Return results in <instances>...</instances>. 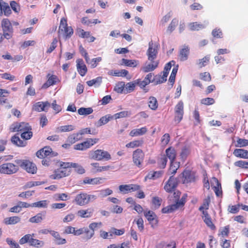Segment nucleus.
<instances>
[{"mask_svg": "<svg viewBox=\"0 0 248 248\" xmlns=\"http://www.w3.org/2000/svg\"><path fill=\"white\" fill-rule=\"evenodd\" d=\"M234 165L243 169H248V162L244 160H239L234 163Z\"/></svg>", "mask_w": 248, "mask_h": 248, "instance_id": "obj_52", "label": "nucleus"}, {"mask_svg": "<svg viewBox=\"0 0 248 248\" xmlns=\"http://www.w3.org/2000/svg\"><path fill=\"white\" fill-rule=\"evenodd\" d=\"M189 54V49L188 46H185L180 50L179 58L181 61L184 62L187 60Z\"/></svg>", "mask_w": 248, "mask_h": 248, "instance_id": "obj_19", "label": "nucleus"}, {"mask_svg": "<svg viewBox=\"0 0 248 248\" xmlns=\"http://www.w3.org/2000/svg\"><path fill=\"white\" fill-rule=\"evenodd\" d=\"M144 157V154L142 151L140 149H138L134 151L133 153V161L135 165L138 167H140L141 163L143 162Z\"/></svg>", "mask_w": 248, "mask_h": 248, "instance_id": "obj_9", "label": "nucleus"}, {"mask_svg": "<svg viewBox=\"0 0 248 248\" xmlns=\"http://www.w3.org/2000/svg\"><path fill=\"white\" fill-rule=\"evenodd\" d=\"M178 179L181 181L183 184L192 183L195 180V174L193 171L189 170H185L178 176Z\"/></svg>", "mask_w": 248, "mask_h": 248, "instance_id": "obj_7", "label": "nucleus"}, {"mask_svg": "<svg viewBox=\"0 0 248 248\" xmlns=\"http://www.w3.org/2000/svg\"><path fill=\"white\" fill-rule=\"evenodd\" d=\"M178 23V20L175 18H173L168 27L167 31L169 32L170 33H171L174 30Z\"/></svg>", "mask_w": 248, "mask_h": 248, "instance_id": "obj_41", "label": "nucleus"}, {"mask_svg": "<svg viewBox=\"0 0 248 248\" xmlns=\"http://www.w3.org/2000/svg\"><path fill=\"white\" fill-rule=\"evenodd\" d=\"M131 113L129 111H123L112 115L113 119H117L130 116Z\"/></svg>", "mask_w": 248, "mask_h": 248, "instance_id": "obj_37", "label": "nucleus"}, {"mask_svg": "<svg viewBox=\"0 0 248 248\" xmlns=\"http://www.w3.org/2000/svg\"><path fill=\"white\" fill-rule=\"evenodd\" d=\"M188 27L191 31H199L204 28L206 25L198 23V22H192L188 24Z\"/></svg>", "mask_w": 248, "mask_h": 248, "instance_id": "obj_32", "label": "nucleus"}, {"mask_svg": "<svg viewBox=\"0 0 248 248\" xmlns=\"http://www.w3.org/2000/svg\"><path fill=\"white\" fill-rule=\"evenodd\" d=\"M50 107V103L48 101L38 102L35 103L32 106V110L37 112L47 111Z\"/></svg>", "mask_w": 248, "mask_h": 248, "instance_id": "obj_10", "label": "nucleus"}, {"mask_svg": "<svg viewBox=\"0 0 248 248\" xmlns=\"http://www.w3.org/2000/svg\"><path fill=\"white\" fill-rule=\"evenodd\" d=\"M97 199V195L88 194L85 193H81L78 194L75 198V202L77 204L83 206L88 204Z\"/></svg>", "mask_w": 248, "mask_h": 248, "instance_id": "obj_2", "label": "nucleus"}, {"mask_svg": "<svg viewBox=\"0 0 248 248\" xmlns=\"http://www.w3.org/2000/svg\"><path fill=\"white\" fill-rule=\"evenodd\" d=\"M135 83L133 82H128L125 85L126 93H129L133 91L135 87Z\"/></svg>", "mask_w": 248, "mask_h": 248, "instance_id": "obj_58", "label": "nucleus"}, {"mask_svg": "<svg viewBox=\"0 0 248 248\" xmlns=\"http://www.w3.org/2000/svg\"><path fill=\"white\" fill-rule=\"evenodd\" d=\"M48 202L46 200L40 201L35 202L31 204L32 207H39V208H46L47 207Z\"/></svg>", "mask_w": 248, "mask_h": 248, "instance_id": "obj_44", "label": "nucleus"}, {"mask_svg": "<svg viewBox=\"0 0 248 248\" xmlns=\"http://www.w3.org/2000/svg\"><path fill=\"white\" fill-rule=\"evenodd\" d=\"M102 61V58L100 57H97L96 58L93 59L91 60V67L92 68H94L96 67L97 65L98 62H100Z\"/></svg>", "mask_w": 248, "mask_h": 248, "instance_id": "obj_60", "label": "nucleus"}, {"mask_svg": "<svg viewBox=\"0 0 248 248\" xmlns=\"http://www.w3.org/2000/svg\"><path fill=\"white\" fill-rule=\"evenodd\" d=\"M162 199L158 197H155L153 198L152 203L155 208H158L161 205Z\"/></svg>", "mask_w": 248, "mask_h": 248, "instance_id": "obj_61", "label": "nucleus"}, {"mask_svg": "<svg viewBox=\"0 0 248 248\" xmlns=\"http://www.w3.org/2000/svg\"><path fill=\"white\" fill-rule=\"evenodd\" d=\"M213 180L217 183V186L214 187V191L217 196L219 197L222 194V191L220 190L219 189V186H221V184L219 183L218 180L216 178H213Z\"/></svg>", "mask_w": 248, "mask_h": 248, "instance_id": "obj_45", "label": "nucleus"}, {"mask_svg": "<svg viewBox=\"0 0 248 248\" xmlns=\"http://www.w3.org/2000/svg\"><path fill=\"white\" fill-rule=\"evenodd\" d=\"M210 57L206 56L202 59L199 60V62L198 64L199 65L200 68H202L206 65V63L209 61Z\"/></svg>", "mask_w": 248, "mask_h": 248, "instance_id": "obj_54", "label": "nucleus"}, {"mask_svg": "<svg viewBox=\"0 0 248 248\" xmlns=\"http://www.w3.org/2000/svg\"><path fill=\"white\" fill-rule=\"evenodd\" d=\"M147 132V128L145 127H143L139 129H134L131 131L130 132V136L132 137L138 136L140 135H144Z\"/></svg>", "mask_w": 248, "mask_h": 248, "instance_id": "obj_28", "label": "nucleus"}, {"mask_svg": "<svg viewBox=\"0 0 248 248\" xmlns=\"http://www.w3.org/2000/svg\"><path fill=\"white\" fill-rule=\"evenodd\" d=\"M142 143L143 142L141 140H134L126 144V147L127 148H135L139 147L141 145Z\"/></svg>", "mask_w": 248, "mask_h": 248, "instance_id": "obj_47", "label": "nucleus"}, {"mask_svg": "<svg viewBox=\"0 0 248 248\" xmlns=\"http://www.w3.org/2000/svg\"><path fill=\"white\" fill-rule=\"evenodd\" d=\"M167 162V158L165 155H162L158 161V165L160 168L164 169L166 166Z\"/></svg>", "mask_w": 248, "mask_h": 248, "instance_id": "obj_53", "label": "nucleus"}, {"mask_svg": "<svg viewBox=\"0 0 248 248\" xmlns=\"http://www.w3.org/2000/svg\"><path fill=\"white\" fill-rule=\"evenodd\" d=\"M123 64L127 66L135 67L137 66L138 61L136 60H127L123 59L122 60Z\"/></svg>", "mask_w": 248, "mask_h": 248, "instance_id": "obj_40", "label": "nucleus"}, {"mask_svg": "<svg viewBox=\"0 0 248 248\" xmlns=\"http://www.w3.org/2000/svg\"><path fill=\"white\" fill-rule=\"evenodd\" d=\"M146 62L141 67V70L144 73H148L155 70L158 66L159 61H152Z\"/></svg>", "mask_w": 248, "mask_h": 248, "instance_id": "obj_11", "label": "nucleus"}, {"mask_svg": "<svg viewBox=\"0 0 248 248\" xmlns=\"http://www.w3.org/2000/svg\"><path fill=\"white\" fill-rule=\"evenodd\" d=\"M20 220V217H19L14 216L9 217H6L4 219L3 222L6 225H14L19 222Z\"/></svg>", "mask_w": 248, "mask_h": 248, "instance_id": "obj_22", "label": "nucleus"}, {"mask_svg": "<svg viewBox=\"0 0 248 248\" xmlns=\"http://www.w3.org/2000/svg\"><path fill=\"white\" fill-rule=\"evenodd\" d=\"M175 202L174 204H172L163 208L162 209V212L165 214L172 213L180 207L183 206L182 202L181 203L178 202Z\"/></svg>", "mask_w": 248, "mask_h": 248, "instance_id": "obj_16", "label": "nucleus"}, {"mask_svg": "<svg viewBox=\"0 0 248 248\" xmlns=\"http://www.w3.org/2000/svg\"><path fill=\"white\" fill-rule=\"evenodd\" d=\"M42 149L43 150V154H44L45 157L48 156L50 157H53L58 155V153L55 152H53L52 149L49 146H46Z\"/></svg>", "mask_w": 248, "mask_h": 248, "instance_id": "obj_31", "label": "nucleus"}, {"mask_svg": "<svg viewBox=\"0 0 248 248\" xmlns=\"http://www.w3.org/2000/svg\"><path fill=\"white\" fill-rule=\"evenodd\" d=\"M89 156L96 160H108L111 159V155L107 151L99 149L90 151Z\"/></svg>", "mask_w": 248, "mask_h": 248, "instance_id": "obj_3", "label": "nucleus"}, {"mask_svg": "<svg viewBox=\"0 0 248 248\" xmlns=\"http://www.w3.org/2000/svg\"><path fill=\"white\" fill-rule=\"evenodd\" d=\"M78 113L80 115H88L93 112V109L92 108H80L78 110Z\"/></svg>", "mask_w": 248, "mask_h": 248, "instance_id": "obj_38", "label": "nucleus"}, {"mask_svg": "<svg viewBox=\"0 0 248 248\" xmlns=\"http://www.w3.org/2000/svg\"><path fill=\"white\" fill-rule=\"evenodd\" d=\"M57 42H58L57 39L56 38H54L53 40V41L51 43L50 47L47 50L46 53H51L57 47Z\"/></svg>", "mask_w": 248, "mask_h": 248, "instance_id": "obj_59", "label": "nucleus"}, {"mask_svg": "<svg viewBox=\"0 0 248 248\" xmlns=\"http://www.w3.org/2000/svg\"><path fill=\"white\" fill-rule=\"evenodd\" d=\"M102 179H103L101 178H89L88 177H86L84 179L83 183L91 185L100 184L101 183V181Z\"/></svg>", "mask_w": 248, "mask_h": 248, "instance_id": "obj_29", "label": "nucleus"}, {"mask_svg": "<svg viewBox=\"0 0 248 248\" xmlns=\"http://www.w3.org/2000/svg\"><path fill=\"white\" fill-rule=\"evenodd\" d=\"M76 62L77 68L78 73L81 76H84L87 72V68L83 60L81 59H77Z\"/></svg>", "mask_w": 248, "mask_h": 248, "instance_id": "obj_15", "label": "nucleus"}, {"mask_svg": "<svg viewBox=\"0 0 248 248\" xmlns=\"http://www.w3.org/2000/svg\"><path fill=\"white\" fill-rule=\"evenodd\" d=\"M93 212L90 209L79 210L77 214L78 216L83 218L90 217L93 215Z\"/></svg>", "mask_w": 248, "mask_h": 248, "instance_id": "obj_30", "label": "nucleus"}, {"mask_svg": "<svg viewBox=\"0 0 248 248\" xmlns=\"http://www.w3.org/2000/svg\"><path fill=\"white\" fill-rule=\"evenodd\" d=\"M91 165L95 169V172L107 171L111 168L110 166H99L98 163H92Z\"/></svg>", "mask_w": 248, "mask_h": 248, "instance_id": "obj_36", "label": "nucleus"}, {"mask_svg": "<svg viewBox=\"0 0 248 248\" xmlns=\"http://www.w3.org/2000/svg\"><path fill=\"white\" fill-rule=\"evenodd\" d=\"M91 147L90 142L88 140L83 142L81 143L77 144L74 146V149L77 150L83 151Z\"/></svg>", "mask_w": 248, "mask_h": 248, "instance_id": "obj_33", "label": "nucleus"}, {"mask_svg": "<svg viewBox=\"0 0 248 248\" xmlns=\"http://www.w3.org/2000/svg\"><path fill=\"white\" fill-rule=\"evenodd\" d=\"M6 242L10 245L11 248H20L17 243L10 238L6 239Z\"/></svg>", "mask_w": 248, "mask_h": 248, "instance_id": "obj_63", "label": "nucleus"}, {"mask_svg": "<svg viewBox=\"0 0 248 248\" xmlns=\"http://www.w3.org/2000/svg\"><path fill=\"white\" fill-rule=\"evenodd\" d=\"M51 235L54 237V241L57 245H62L66 243V240L61 237L59 233L53 231L51 232Z\"/></svg>", "mask_w": 248, "mask_h": 248, "instance_id": "obj_18", "label": "nucleus"}, {"mask_svg": "<svg viewBox=\"0 0 248 248\" xmlns=\"http://www.w3.org/2000/svg\"><path fill=\"white\" fill-rule=\"evenodd\" d=\"M189 153H190V150H189V148L186 147V146L183 147L182 149V151H181V152L180 154V156H181V158L183 160H185L186 159V158L187 157V155H189Z\"/></svg>", "mask_w": 248, "mask_h": 248, "instance_id": "obj_50", "label": "nucleus"}, {"mask_svg": "<svg viewBox=\"0 0 248 248\" xmlns=\"http://www.w3.org/2000/svg\"><path fill=\"white\" fill-rule=\"evenodd\" d=\"M248 145V140L238 138L237 140L236 147H243Z\"/></svg>", "mask_w": 248, "mask_h": 248, "instance_id": "obj_49", "label": "nucleus"}, {"mask_svg": "<svg viewBox=\"0 0 248 248\" xmlns=\"http://www.w3.org/2000/svg\"><path fill=\"white\" fill-rule=\"evenodd\" d=\"M102 82V77H98L95 78L93 79L92 80L87 81L86 82L87 84L89 86H94V87H98L100 86Z\"/></svg>", "mask_w": 248, "mask_h": 248, "instance_id": "obj_23", "label": "nucleus"}, {"mask_svg": "<svg viewBox=\"0 0 248 248\" xmlns=\"http://www.w3.org/2000/svg\"><path fill=\"white\" fill-rule=\"evenodd\" d=\"M148 49L146 51V55L149 61H156L158 50V46L154 44L152 41L149 42Z\"/></svg>", "mask_w": 248, "mask_h": 248, "instance_id": "obj_6", "label": "nucleus"}, {"mask_svg": "<svg viewBox=\"0 0 248 248\" xmlns=\"http://www.w3.org/2000/svg\"><path fill=\"white\" fill-rule=\"evenodd\" d=\"M32 132H31V130H30L29 131H26L22 132L21 134V137L23 139L28 140L31 139L32 137Z\"/></svg>", "mask_w": 248, "mask_h": 248, "instance_id": "obj_55", "label": "nucleus"}, {"mask_svg": "<svg viewBox=\"0 0 248 248\" xmlns=\"http://www.w3.org/2000/svg\"><path fill=\"white\" fill-rule=\"evenodd\" d=\"M125 83L123 81H120L117 83L114 89V90L118 93H122L124 90Z\"/></svg>", "mask_w": 248, "mask_h": 248, "instance_id": "obj_42", "label": "nucleus"}, {"mask_svg": "<svg viewBox=\"0 0 248 248\" xmlns=\"http://www.w3.org/2000/svg\"><path fill=\"white\" fill-rule=\"evenodd\" d=\"M113 119V117L110 115H107L102 117L99 121L96 123V125L97 127L100 126L102 125L107 124L111 119Z\"/></svg>", "mask_w": 248, "mask_h": 248, "instance_id": "obj_27", "label": "nucleus"}, {"mask_svg": "<svg viewBox=\"0 0 248 248\" xmlns=\"http://www.w3.org/2000/svg\"><path fill=\"white\" fill-rule=\"evenodd\" d=\"M215 103V100L212 98L207 97L201 100V103L205 105H212Z\"/></svg>", "mask_w": 248, "mask_h": 248, "instance_id": "obj_62", "label": "nucleus"}, {"mask_svg": "<svg viewBox=\"0 0 248 248\" xmlns=\"http://www.w3.org/2000/svg\"><path fill=\"white\" fill-rule=\"evenodd\" d=\"M128 74V71L123 69L121 71L119 70H110L108 72V74L110 76H117V77H125Z\"/></svg>", "mask_w": 248, "mask_h": 248, "instance_id": "obj_24", "label": "nucleus"}, {"mask_svg": "<svg viewBox=\"0 0 248 248\" xmlns=\"http://www.w3.org/2000/svg\"><path fill=\"white\" fill-rule=\"evenodd\" d=\"M144 215L152 227L158 223L157 216L154 212L150 210L144 211Z\"/></svg>", "mask_w": 248, "mask_h": 248, "instance_id": "obj_12", "label": "nucleus"}, {"mask_svg": "<svg viewBox=\"0 0 248 248\" xmlns=\"http://www.w3.org/2000/svg\"><path fill=\"white\" fill-rule=\"evenodd\" d=\"M175 113L184 114V104L182 101H180L175 106Z\"/></svg>", "mask_w": 248, "mask_h": 248, "instance_id": "obj_46", "label": "nucleus"}, {"mask_svg": "<svg viewBox=\"0 0 248 248\" xmlns=\"http://www.w3.org/2000/svg\"><path fill=\"white\" fill-rule=\"evenodd\" d=\"M1 27L4 38L10 39L12 36L13 29L12 25L8 19H3L1 22Z\"/></svg>", "mask_w": 248, "mask_h": 248, "instance_id": "obj_5", "label": "nucleus"}, {"mask_svg": "<svg viewBox=\"0 0 248 248\" xmlns=\"http://www.w3.org/2000/svg\"><path fill=\"white\" fill-rule=\"evenodd\" d=\"M19 168L12 163H6L0 165V173L5 174H13L17 172Z\"/></svg>", "mask_w": 248, "mask_h": 248, "instance_id": "obj_4", "label": "nucleus"}, {"mask_svg": "<svg viewBox=\"0 0 248 248\" xmlns=\"http://www.w3.org/2000/svg\"><path fill=\"white\" fill-rule=\"evenodd\" d=\"M166 157L170 160V162L174 161L176 158V152L175 150L171 148H168L166 150Z\"/></svg>", "mask_w": 248, "mask_h": 248, "instance_id": "obj_26", "label": "nucleus"}, {"mask_svg": "<svg viewBox=\"0 0 248 248\" xmlns=\"http://www.w3.org/2000/svg\"><path fill=\"white\" fill-rule=\"evenodd\" d=\"M13 131H21L24 132L26 131H29L30 130H31V127L29 123L25 122H21L19 123H17L16 125L13 128Z\"/></svg>", "mask_w": 248, "mask_h": 248, "instance_id": "obj_14", "label": "nucleus"}, {"mask_svg": "<svg viewBox=\"0 0 248 248\" xmlns=\"http://www.w3.org/2000/svg\"><path fill=\"white\" fill-rule=\"evenodd\" d=\"M43 217L41 213H38L36 216L31 217L29 222L31 223H39L42 222Z\"/></svg>", "mask_w": 248, "mask_h": 248, "instance_id": "obj_43", "label": "nucleus"}, {"mask_svg": "<svg viewBox=\"0 0 248 248\" xmlns=\"http://www.w3.org/2000/svg\"><path fill=\"white\" fill-rule=\"evenodd\" d=\"M11 141L13 144L19 147H24L27 144L26 141L20 140L19 137L16 135L12 137Z\"/></svg>", "mask_w": 248, "mask_h": 248, "instance_id": "obj_25", "label": "nucleus"}, {"mask_svg": "<svg viewBox=\"0 0 248 248\" xmlns=\"http://www.w3.org/2000/svg\"><path fill=\"white\" fill-rule=\"evenodd\" d=\"M179 162L176 161L170 162V165L169 169V173L173 176L177 172V170L180 167Z\"/></svg>", "mask_w": 248, "mask_h": 248, "instance_id": "obj_34", "label": "nucleus"}, {"mask_svg": "<svg viewBox=\"0 0 248 248\" xmlns=\"http://www.w3.org/2000/svg\"><path fill=\"white\" fill-rule=\"evenodd\" d=\"M2 12H4V14L6 16H8L11 14V10L8 4L4 2L2 4Z\"/></svg>", "mask_w": 248, "mask_h": 248, "instance_id": "obj_57", "label": "nucleus"}, {"mask_svg": "<svg viewBox=\"0 0 248 248\" xmlns=\"http://www.w3.org/2000/svg\"><path fill=\"white\" fill-rule=\"evenodd\" d=\"M136 222L138 228L140 232H142L144 230V222L141 217L139 218L137 220L135 219L133 222Z\"/></svg>", "mask_w": 248, "mask_h": 248, "instance_id": "obj_56", "label": "nucleus"}, {"mask_svg": "<svg viewBox=\"0 0 248 248\" xmlns=\"http://www.w3.org/2000/svg\"><path fill=\"white\" fill-rule=\"evenodd\" d=\"M174 63V61H172L171 62H170L168 63H167L164 68V71L163 72V75L161 77V80L158 81V83H163L165 82L167 80V78L168 77V75L169 74V71L170 70L171 68V63Z\"/></svg>", "mask_w": 248, "mask_h": 248, "instance_id": "obj_17", "label": "nucleus"}, {"mask_svg": "<svg viewBox=\"0 0 248 248\" xmlns=\"http://www.w3.org/2000/svg\"><path fill=\"white\" fill-rule=\"evenodd\" d=\"M70 170H62L60 168L55 170L54 173L50 175V178L52 179H59L63 177L68 176L69 174Z\"/></svg>", "mask_w": 248, "mask_h": 248, "instance_id": "obj_13", "label": "nucleus"}, {"mask_svg": "<svg viewBox=\"0 0 248 248\" xmlns=\"http://www.w3.org/2000/svg\"><path fill=\"white\" fill-rule=\"evenodd\" d=\"M179 181L180 180L178 179V177L175 178L173 175L170 176L164 186V189L167 192H171L174 191L177 186Z\"/></svg>", "mask_w": 248, "mask_h": 248, "instance_id": "obj_8", "label": "nucleus"}, {"mask_svg": "<svg viewBox=\"0 0 248 248\" xmlns=\"http://www.w3.org/2000/svg\"><path fill=\"white\" fill-rule=\"evenodd\" d=\"M75 128V126L73 125H66L60 126L59 129L61 132H70Z\"/></svg>", "mask_w": 248, "mask_h": 248, "instance_id": "obj_48", "label": "nucleus"}, {"mask_svg": "<svg viewBox=\"0 0 248 248\" xmlns=\"http://www.w3.org/2000/svg\"><path fill=\"white\" fill-rule=\"evenodd\" d=\"M203 221L206 225L209 227L211 230H214L216 229V226L213 223L211 217L204 218Z\"/></svg>", "mask_w": 248, "mask_h": 248, "instance_id": "obj_51", "label": "nucleus"}, {"mask_svg": "<svg viewBox=\"0 0 248 248\" xmlns=\"http://www.w3.org/2000/svg\"><path fill=\"white\" fill-rule=\"evenodd\" d=\"M23 169L25 170L28 172L32 174L36 173L37 171V167L35 165L29 160L27 161Z\"/></svg>", "mask_w": 248, "mask_h": 248, "instance_id": "obj_20", "label": "nucleus"}, {"mask_svg": "<svg viewBox=\"0 0 248 248\" xmlns=\"http://www.w3.org/2000/svg\"><path fill=\"white\" fill-rule=\"evenodd\" d=\"M233 154L237 157L248 158V151L242 149H235Z\"/></svg>", "mask_w": 248, "mask_h": 248, "instance_id": "obj_21", "label": "nucleus"}, {"mask_svg": "<svg viewBox=\"0 0 248 248\" xmlns=\"http://www.w3.org/2000/svg\"><path fill=\"white\" fill-rule=\"evenodd\" d=\"M35 234H27L23 236L19 241L20 245L28 243L30 246L37 248H41L44 246L45 243L43 241L33 238Z\"/></svg>", "mask_w": 248, "mask_h": 248, "instance_id": "obj_1", "label": "nucleus"}, {"mask_svg": "<svg viewBox=\"0 0 248 248\" xmlns=\"http://www.w3.org/2000/svg\"><path fill=\"white\" fill-rule=\"evenodd\" d=\"M98 195L97 196V197H100V198H104L105 197H107V196H108L109 195H111L113 191L112 190L108 188H107L105 189H103L100 191H97Z\"/></svg>", "mask_w": 248, "mask_h": 248, "instance_id": "obj_39", "label": "nucleus"}, {"mask_svg": "<svg viewBox=\"0 0 248 248\" xmlns=\"http://www.w3.org/2000/svg\"><path fill=\"white\" fill-rule=\"evenodd\" d=\"M66 37H70L73 34V30L71 27H67L63 29Z\"/></svg>", "mask_w": 248, "mask_h": 248, "instance_id": "obj_64", "label": "nucleus"}, {"mask_svg": "<svg viewBox=\"0 0 248 248\" xmlns=\"http://www.w3.org/2000/svg\"><path fill=\"white\" fill-rule=\"evenodd\" d=\"M149 107L152 110H155L158 107V103L155 97L151 96L149 98Z\"/></svg>", "mask_w": 248, "mask_h": 248, "instance_id": "obj_35", "label": "nucleus"}]
</instances>
